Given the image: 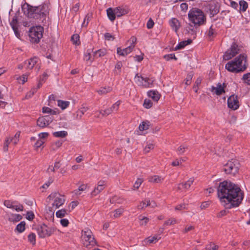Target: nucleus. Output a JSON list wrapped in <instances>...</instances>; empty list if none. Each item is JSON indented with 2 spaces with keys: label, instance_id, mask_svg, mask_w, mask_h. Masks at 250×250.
I'll use <instances>...</instances> for the list:
<instances>
[{
  "label": "nucleus",
  "instance_id": "nucleus-63",
  "mask_svg": "<svg viewBox=\"0 0 250 250\" xmlns=\"http://www.w3.org/2000/svg\"><path fill=\"white\" fill-rule=\"evenodd\" d=\"M210 205L209 201L204 202L202 203L200 208L202 209H204L209 207Z\"/></svg>",
  "mask_w": 250,
  "mask_h": 250
},
{
  "label": "nucleus",
  "instance_id": "nucleus-52",
  "mask_svg": "<svg viewBox=\"0 0 250 250\" xmlns=\"http://www.w3.org/2000/svg\"><path fill=\"white\" fill-rule=\"evenodd\" d=\"M243 79L245 83L250 85V73L244 74L243 77Z\"/></svg>",
  "mask_w": 250,
  "mask_h": 250
},
{
  "label": "nucleus",
  "instance_id": "nucleus-28",
  "mask_svg": "<svg viewBox=\"0 0 250 250\" xmlns=\"http://www.w3.org/2000/svg\"><path fill=\"white\" fill-rule=\"evenodd\" d=\"M106 13H107V15L109 19L111 21H114L115 20V19L116 18V16L114 8H108L106 10Z\"/></svg>",
  "mask_w": 250,
  "mask_h": 250
},
{
  "label": "nucleus",
  "instance_id": "nucleus-16",
  "mask_svg": "<svg viewBox=\"0 0 250 250\" xmlns=\"http://www.w3.org/2000/svg\"><path fill=\"white\" fill-rule=\"evenodd\" d=\"M10 24L14 32L15 36L19 39L20 38V33L18 30L19 23L17 16H14L13 17L12 21L10 22Z\"/></svg>",
  "mask_w": 250,
  "mask_h": 250
},
{
  "label": "nucleus",
  "instance_id": "nucleus-47",
  "mask_svg": "<svg viewBox=\"0 0 250 250\" xmlns=\"http://www.w3.org/2000/svg\"><path fill=\"white\" fill-rule=\"evenodd\" d=\"M177 223V220L175 218H170L165 222L164 226L173 225Z\"/></svg>",
  "mask_w": 250,
  "mask_h": 250
},
{
  "label": "nucleus",
  "instance_id": "nucleus-5",
  "mask_svg": "<svg viewBox=\"0 0 250 250\" xmlns=\"http://www.w3.org/2000/svg\"><path fill=\"white\" fill-rule=\"evenodd\" d=\"M43 28L40 26L32 27L29 32L30 41L33 43H38L42 38Z\"/></svg>",
  "mask_w": 250,
  "mask_h": 250
},
{
  "label": "nucleus",
  "instance_id": "nucleus-37",
  "mask_svg": "<svg viewBox=\"0 0 250 250\" xmlns=\"http://www.w3.org/2000/svg\"><path fill=\"white\" fill-rule=\"evenodd\" d=\"M150 123L148 121L143 122L139 125V128L141 131L146 130L148 129Z\"/></svg>",
  "mask_w": 250,
  "mask_h": 250
},
{
  "label": "nucleus",
  "instance_id": "nucleus-6",
  "mask_svg": "<svg viewBox=\"0 0 250 250\" xmlns=\"http://www.w3.org/2000/svg\"><path fill=\"white\" fill-rule=\"evenodd\" d=\"M82 240L83 245L86 247L94 246L96 244L92 231L88 228L82 231Z\"/></svg>",
  "mask_w": 250,
  "mask_h": 250
},
{
  "label": "nucleus",
  "instance_id": "nucleus-8",
  "mask_svg": "<svg viewBox=\"0 0 250 250\" xmlns=\"http://www.w3.org/2000/svg\"><path fill=\"white\" fill-rule=\"evenodd\" d=\"M48 199L53 201L52 207L55 208V209L62 206L65 201L64 196L57 192L52 193L48 196Z\"/></svg>",
  "mask_w": 250,
  "mask_h": 250
},
{
  "label": "nucleus",
  "instance_id": "nucleus-13",
  "mask_svg": "<svg viewBox=\"0 0 250 250\" xmlns=\"http://www.w3.org/2000/svg\"><path fill=\"white\" fill-rule=\"evenodd\" d=\"M53 121V118L50 115L40 117L37 121V125L40 127H45L48 126Z\"/></svg>",
  "mask_w": 250,
  "mask_h": 250
},
{
  "label": "nucleus",
  "instance_id": "nucleus-23",
  "mask_svg": "<svg viewBox=\"0 0 250 250\" xmlns=\"http://www.w3.org/2000/svg\"><path fill=\"white\" fill-rule=\"evenodd\" d=\"M114 9L115 10L116 16L117 17H120L122 16H124L127 14L128 12V9L121 7H116L114 8Z\"/></svg>",
  "mask_w": 250,
  "mask_h": 250
},
{
  "label": "nucleus",
  "instance_id": "nucleus-62",
  "mask_svg": "<svg viewBox=\"0 0 250 250\" xmlns=\"http://www.w3.org/2000/svg\"><path fill=\"white\" fill-rule=\"evenodd\" d=\"M192 79V75L191 74L188 75L186 79L185 84L187 85H189L191 83Z\"/></svg>",
  "mask_w": 250,
  "mask_h": 250
},
{
  "label": "nucleus",
  "instance_id": "nucleus-34",
  "mask_svg": "<svg viewBox=\"0 0 250 250\" xmlns=\"http://www.w3.org/2000/svg\"><path fill=\"white\" fill-rule=\"evenodd\" d=\"M124 199L118 197L117 196H113L110 199V202L111 204L118 203L122 204L123 203Z\"/></svg>",
  "mask_w": 250,
  "mask_h": 250
},
{
  "label": "nucleus",
  "instance_id": "nucleus-24",
  "mask_svg": "<svg viewBox=\"0 0 250 250\" xmlns=\"http://www.w3.org/2000/svg\"><path fill=\"white\" fill-rule=\"evenodd\" d=\"M169 23L172 29L177 32L180 26L179 21L175 18H172L169 21Z\"/></svg>",
  "mask_w": 250,
  "mask_h": 250
},
{
  "label": "nucleus",
  "instance_id": "nucleus-7",
  "mask_svg": "<svg viewBox=\"0 0 250 250\" xmlns=\"http://www.w3.org/2000/svg\"><path fill=\"white\" fill-rule=\"evenodd\" d=\"M239 163L236 159H231L229 161L225 166L224 171L227 174L232 175L236 174L239 169Z\"/></svg>",
  "mask_w": 250,
  "mask_h": 250
},
{
  "label": "nucleus",
  "instance_id": "nucleus-35",
  "mask_svg": "<svg viewBox=\"0 0 250 250\" xmlns=\"http://www.w3.org/2000/svg\"><path fill=\"white\" fill-rule=\"evenodd\" d=\"M25 222L22 221L17 226L15 230H17L19 233H21L25 230Z\"/></svg>",
  "mask_w": 250,
  "mask_h": 250
},
{
  "label": "nucleus",
  "instance_id": "nucleus-12",
  "mask_svg": "<svg viewBox=\"0 0 250 250\" xmlns=\"http://www.w3.org/2000/svg\"><path fill=\"white\" fill-rule=\"evenodd\" d=\"M4 205L7 208L15 209L17 212L23 210L22 205L16 201L5 200L4 201Z\"/></svg>",
  "mask_w": 250,
  "mask_h": 250
},
{
  "label": "nucleus",
  "instance_id": "nucleus-15",
  "mask_svg": "<svg viewBox=\"0 0 250 250\" xmlns=\"http://www.w3.org/2000/svg\"><path fill=\"white\" fill-rule=\"evenodd\" d=\"M120 104L121 102L120 101H117L110 108H107L104 110H100L99 112L103 116L108 115L114 112L117 111Z\"/></svg>",
  "mask_w": 250,
  "mask_h": 250
},
{
  "label": "nucleus",
  "instance_id": "nucleus-31",
  "mask_svg": "<svg viewBox=\"0 0 250 250\" xmlns=\"http://www.w3.org/2000/svg\"><path fill=\"white\" fill-rule=\"evenodd\" d=\"M112 90V88L108 86L107 87H101L100 89L98 90L97 92L99 95H105L110 92Z\"/></svg>",
  "mask_w": 250,
  "mask_h": 250
},
{
  "label": "nucleus",
  "instance_id": "nucleus-49",
  "mask_svg": "<svg viewBox=\"0 0 250 250\" xmlns=\"http://www.w3.org/2000/svg\"><path fill=\"white\" fill-rule=\"evenodd\" d=\"M122 66V62L121 61H118L115 65V72L116 73H120L121 72V68Z\"/></svg>",
  "mask_w": 250,
  "mask_h": 250
},
{
  "label": "nucleus",
  "instance_id": "nucleus-29",
  "mask_svg": "<svg viewBox=\"0 0 250 250\" xmlns=\"http://www.w3.org/2000/svg\"><path fill=\"white\" fill-rule=\"evenodd\" d=\"M87 106H83L76 112V119H80L83 115L88 110Z\"/></svg>",
  "mask_w": 250,
  "mask_h": 250
},
{
  "label": "nucleus",
  "instance_id": "nucleus-41",
  "mask_svg": "<svg viewBox=\"0 0 250 250\" xmlns=\"http://www.w3.org/2000/svg\"><path fill=\"white\" fill-rule=\"evenodd\" d=\"M20 136V132H17L14 137H9L8 138L10 139V141L11 142H12L14 145H16L17 144L19 140V137Z\"/></svg>",
  "mask_w": 250,
  "mask_h": 250
},
{
  "label": "nucleus",
  "instance_id": "nucleus-60",
  "mask_svg": "<svg viewBox=\"0 0 250 250\" xmlns=\"http://www.w3.org/2000/svg\"><path fill=\"white\" fill-rule=\"evenodd\" d=\"M154 148V146L152 144H148L144 148V151L145 153H148L151 149Z\"/></svg>",
  "mask_w": 250,
  "mask_h": 250
},
{
  "label": "nucleus",
  "instance_id": "nucleus-9",
  "mask_svg": "<svg viewBox=\"0 0 250 250\" xmlns=\"http://www.w3.org/2000/svg\"><path fill=\"white\" fill-rule=\"evenodd\" d=\"M56 230V229L54 227H49L43 224L37 229V232L40 237L45 238L51 235Z\"/></svg>",
  "mask_w": 250,
  "mask_h": 250
},
{
  "label": "nucleus",
  "instance_id": "nucleus-42",
  "mask_svg": "<svg viewBox=\"0 0 250 250\" xmlns=\"http://www.w3.org/2000/svg\"><path fill=\"white\" fill-rule=\"evenodd\" d=\"M106 53L105 49H99L94 52V56L96 57H101L104 56Z\"/></svg>",
  "mask_w": 250,
  "mask_h": 250
},
{
  "label": "nucleus",
  "instance_id": "nucleus-11",
  "mask_svg": "<svg viewBox=\"0 0 250 250\" xmlns=\"http://www.w3.org/2000/svg\"><path fill=\"white\" fill-rule=\"evenodd\" d=\"M239 52L240 49L238 45L234 42L231 45L230 48L225 52L223 56V58L226 61L229 60Z\"/></svg>",
  "mask_w": 250,
  "mask_h": 250
},
{
  "label": "nucleus",
  "instance_id": "nucleus-53",
  "mask_svg": "<svg viewBox=\"0 0 250 250\" xmlns=\"http://www.w3.org/2000/svg\"><path fill=\"white\" fill-rule=\"evenodd\" d=\"M90 16L89 14H87L83 20V21L82 23V26L83 27H86L88 25V21L90 20Z\"/></svg>",
  "mask_w": 250,
  "mask_h": 250
},
{
  "label": "nucleus",
  "instance_id": "nucleus-48",
  "mask_svg": "<svg viewBox=\"0 0 250 250\" xmlns=\"http://www.w3.org/2000/svg\"><path fill=\"white\" fill-rule=\"evenodd\" d=\"M202 79L200 78H197L196 80L195 84L193 86V89L194 90L195 92L197 93L198 90V86L201 83Z\"/></svg>",
  "mask_w": 250,
  "mask_h": 250
},
{
  "label": "nucleus",
  "instance_id": "nucleus-54",
  "mask_svg": "<svg viewBox=\"0 0 250 250\" xmlns=\"http://www.w3.org/2000/svg\"><path fill=\"white\" fill-rule=\"evenodd\" d=\"M164 57L167 61H169L171 59L177 60V58L175 57L174 54L166 55Z\"/></svg>",
  "mask_w": 250,
  "mask_h": 250
},
{
  "label": "nucleus",
  "instance_id": "nucleus-18",
  "mask_svg": "<svg viewBox=\"0 0 250 250\" xmlns=\"http://www.w3.org/2000/svg\"><path fill=\"white\" fill-rule=\"evenodd\" d=\"M6 217L9 221L13 223L19 222L22 219V216L21 215L11 212L6 213Z\"/></svg>",
  "mask_w": 250,
  "mask_h": 250
},
{
  "label": "nucleus",
  "instance_id": "nucleus-44",
  "mask_svg": "<svg viewBox=\"0 0 250 250\" xmlns=\"http://www.w3.org/2000/svg\"><path fill=\"white\" fill-rule=\"evenodd\" d=\"M28 241L31 243L33 245L36 244V235L34 233L29 234L28 236Z\"/></svg>",
  "mask_w": 250,
  "mask_h": 250
},
{
  "label": "nucleus",
  "instance_id": "nucleus-32",
  "mask_svg": "<svg viewBox=\"0 0 250 250\" xmlns=\"http://www.w3.org/2000/svg\"><path fill=\"white\" fill-rule=\"evenodd\" d=\"M239 11H242L245 12L246 11L248 7V3L244 0H241L239 1Z\"/></svg>",
  "mask_w": 250,
  "mask_h": 250
},
{
  "label": "nucleus",
  "instance_id": "nucleus-58",
  "mask_svg": "<svg viewBox=\"0 0 250 250\" xmlns=\"http://www.w3.org/2000/svg\"><path fill=\"white\" fill-rule=\"evenodd\" d=\"M11 143L10 139L7 137L5 141L3 146V150L4 151H7L8 149V145Z\"/></svg>",
  "mask_w": 250,
  "mask_h": 250
},
{
  "label": "nucleus",
  "instance_id": "nucleus-51",
  "mask_svg": "<svg viewBox=\"0 0 250 250\" xmlns=\"http://www.w3.org/2000/svg\"><path fill=\"white\" fill-rule=\"evenodd\" d=\"M66 214V211L65 209H61L56 212V216L58 218H62Z\"/></svg>",
  "mask_w": 250,
  "mask_h": 250
},
{
  "label": "nucleus",
  "instance_id": "nucleus-50",
  "mask_svg": "<svg viewBox=\"0 0 250 250\" xmlns=\"http://www.w3.org/2000/svg\"><path fill=\"white\" fill-rule=\"evenodd\" d=\"M152 102H151V100L149 99H145L143 105L145 108L148 109L152 107Z\"/></svg>",
  "mask_w": 250,
  "mask_h": 250
},
{
  "label": "nucleus",
  "instance_id": "nucleus-26",
  "mask_svg": "<svg viewBox=\"0 0 250 250\" xmlns=\"http://www.w3.org/2000/svg\"><path fill=\"white\" fill-rule=\"evenodd\" d=\"M164 180V178L158 175L151 176L148 178V181L153 183H161Z\"/></svg>",
  "mask_w": 250,
  "mask_h": 250
},
{
  "label": "nucleus",
  "instance_id": "nucleus-55",
  "mask_svg": "<svg viewBox=\"0 0 250 250\" xmlns=\"http://www.w3.org/2000/svg\"><path fill=\"white\" fill-rule=\"evenodd\" d=\"M71 41L73 42V43L78 44V42L79 41V35L77 34L73 35L71 37Z\"/></svg>",
  "mask_w": 250,
  "mask_h": 250
},
{
  "label": "nucleus",
  "instance_id": "nucleus-45",
  "mask_svg": "<svg viewBox=\"0 0 250 250\" xmlns=\"http://www.w3.org/2000/svg\"><path fill=\"white\" fill-rule=\"evenodd\" d=\"M216 35L215 28H213V26L211 25L209 28V29L208 33V36L209 38H213Z\"/></svg>",
  "mask_w": 250,
  "mask_h": 250
},
{
  "label": "nucleus",
  "instance_id": "nucleus-14",
  "mask_svg": "<svg viewBox=\"0 0 250 250\" xmlns=\"http://www.w3.org/2000/svg\"><path fill=\"white\" fill-rule=\"evenodd\" d=\"M228 107L233 110H236L239 108V104L237 96L231 95L228 100Z\"/></svg>",
  "mask_w": 250,
  "mask_h": 250
},
{
  "label": "nucleus",
  "instance_id": "nucleus-57",
  "mask_svg": "<svg viewBox=\"0 0 250 250\" xmlns=\"http://www.w3.org/2000/svg\"><path fill=\"white\" fill-rule=\"evenodd\" d=\"M62 145V143L61 141H57L53 144L52 146V148L55 150L59 148Z\"/></svg>",
  "mask_w": 250,
  "mask_h": 250
},
{
  "label": "nucleus",
  "instance_id": "nucleus-64",
  "mask_svg": "<svg viewBox=\"0 0 250 250\" xmlns=\"http://www.w3.org/2000/svg\"><path fill=\"white\" fill-rule=\"evenodd\" d=\"M61 224L63 227H67L69 224V221L66 219H62L60 221Z\"/></svg>",
  "mask_w": 250,
  "mask_h": 250
},
{
  "label": "nucleus",
  "instance_id": "nucleus-27",
  "mask_svg": "<svg viewBox=\"0 0 250 250\" xmlns=\"http://www.w3.org/2000/svg\"><path fill=\"white\" fill-rule=\"evenodd\" d=\"M147 94L148 96L152 99H153L155 102H157L160 98V95L157 91H149L148 92Z\"/></svg>",
  "mask_w": 250,
  "mask_h": 250
},
{
  "label": "nucleus",
  "instance_id": "nucleus-61",
  "mask_svg": "<svg viewBox=\"0 0 250 250\" xmlns=\"http://www.w3.org/2000/svg\"><path fill=\"white\" fill-rule=\"evenodd\" d=\"M26 218L29 220H32L34 218V214L32 211H28L26 214Z\"/></svg>",
  "mask_w": 250,
  "mask_h": 250
},
{
  "label": "nucleus",
  "instance_id": "nucleus-30",
  "mask_svg": "<svg viewBox=\"0 0 250 250\" xmlns=\"http://www.w3.org/2000/svg\"><path fill=\"white\" fill-rule=\"evenodd\" d=\"M191 42V40H188L185 41H182L179 43V44L175 47V50L181 49L183 48L185 46L188 44H190Z\"/></svg>",
  "mask_w": 250,
  "mask_h": 250
},
{
  "label": "nucleus",
  "instance_id": "nucleus-40",
  "mask_svg": "<svg viewBox=\"0 0 250 250\" xmlns=\"http://www.w3.org/2000/svg\"><path fill=\"white\" fill-rule=\"evenodd\" d=\"M138 218L140 221V225L141 226H146L149 221V219L147 217L142 215H140L138 217Z\"/></svg>",
  "mask_w": 250,
  "mask_h": 250
},
{
  "label": "nucleus",
  "instance_id": "nucleus-36",
  "mask_svg": "<svg viewBox=\"0 0 250 250\" xmlns=\"http://www.w3.org/2000/svg\"><path fill=\"white\" fill-rule=\"evenodd\" d=\"M87 188V185L83 184L81 185L77 189H76L74 191V193L75 194L77 195H79L81 194V191H83L85 190Z\"/></svg>",
  "mask_w": 250,
  "mask_h": 250
},
{
  "label": "nucleus",
  "instance_id": "nucleus-2",
  "mask_svg": "<svg viewBox=\"0 0 250 250\" xmlns=\"http://www.w3.org/2000/svg\"><path fill=\"white\" fill-rule=\"evenodd\" d=\"M24 14L29 18H33L43 21L48 14V7L45 4L32 6L28 4L22 7Z\"/></svg>",
  "mask_w": 250,
  "mask_h": 250
},
{
  "label": "nucleus",
  "instance_id": "nucleus-38",
  "mask_svg": "<svg viewBox=\"0 0 250 250\" xmlns=\"http://www.w3.org/2000/svg\"><path fill=\"white\" fill-rule=\"evenodd\" d=\"M69 104V102L68 101H63L62 100H58V105L62 109L66 108L68 106Z\"/></svg>",
  "mask_w": 250,
  "mask_h": 250
},
{
  "label": "nucleus",
  "instance_id": "nucleus-39",
  "mask_svg": "<svg viewBox=\"0 0 250 250\" xmlns=\"http://www.w3.org/2000/svg\"><path fill=\"white\" fill-rule=\"evenodd\" d=\"M124 209L123 208H120L118 209H115L113 212V217L114 218H117L119 217L123 213Z\"/></svg>",
  "mask_w": 250,
  "mask_h": 250
},
{
  "label": "nucleus",
  "instance_id": "nucleus-1",
  "mask_svg": "<svg viewBox=\"0 0 250 250\" xmlns=\"http://www.w3.org/2000/svg\"><path fill=\"white\" fill-rule=\"evenodd\" d=\"M217 195L220 202L227 209L238 207L244 195L240 188L230 181L220 183L217 188Z\"/></svg>",
  "mask_w": 250,
  "mask_h": 250
},
{
  "label": "nucleus",
  "instance_id": "nucleus-33",
  "mask_svg": "<svg viewBox=\"0 0 250 250\" xmlns=\"http://www.w3.org/2000/svg\"><path fill=\"white\" fill-rule=\"evenodd\" d=\"M54 137L57 138H64L67 135V132L66 131H59L53 133Z\"/></svg>",
  "mask_w": 250,
  "mask_h": 250
},
{
  "label": "nucleus",
  "instance_id": "nucleus-56",
  "mask_svg": "<svg viewBox=\"0 0 250 250\" xmlns=\"http://www.w3.org/2000/svg\"><path fill=\"white\" fill-rule=\"evenodd\" d=\"M188 148V146H180L177 149V152L179 154H182L185 151L186 149Z\"/></svg>",
  "mask_w": 250,
  "mask_h": 250
},
{
  "label": "nucleus",
  "instance_id": "nucleus-43",
  "mask_svg": "<svg viewBox=\"0 0 250 250\" xmlns=\"http://www.w3.org/2000/svg\"><path fill=\"white\" fill-rule=\"evenodd\" d=\"M42 110L43 113H49L51 115H56L57 113V112L56 110H53L48 107H42Z\"/></svg>",
  "mask_w": 250,
  "mask_h": 250
},
{
  "label": "nucleus",
  "instance_id": "nucleus-10",
  "mask_svg": "<svg viewBox=\"0 0 250 250\" xmlns=\"http://www.w3.org/2000/svg\"><path fill=\"white\" fill-rule=\"evenodd\" d=\"M134 81L139 86H143L145 87H149L153 83V80L147 77H144L139 75V74L136 75Z\"/></svg>",
  "mask_w": 250,
  "mask_h": 250
},
{
  "label": "nucleus",
  "instance_id": "nucleus-20",
  "mask_svg": "<svg viewBox=\"0 0 250 250\" xmlns=\"http://www.w3.org/2000/svg\"><path fill=\"white\" fill-rule=\"evenodd\" d=\"M133 48V45H129L127 47L123 49L121 47H118L117 49V53L120 56H125L132 52Z\"/></svg>",
  "mask_w": 250,
  "mask_h": 250
},
{
  "label": "nucleus",
  "instance_id": "nucleus-3",
  "mask_svg": "<svg viewBox=\"0 0 250 250\" xmlns=\"http://www.w3.org/2000/svg\"><path fill=\"white\" fill-rule=\"evenodd\" d=\"M246 56L244 54H241L233 61L228 62L225 67L230 72L237 73L243 71L246 69Z\"/></svg>",
  "mask_w": 250,
  "mask_h": 250
},
{
  "label": "nucleus",
  "instance_id": "nucleus-21",
  "mask_svg": "<svg viewBox=\"0 0 250 250\" xmlns=\"http://www.w3.org/2000/svg\"><path fill=\"white\" fill-rule=\"evenodd\" d=\"M105 185V182L104 180H100L98 182L97 187H96L92 192V195H96L102 191Z\"/></svg>",
  "mask_w": 250,
  "mask_h": 250
},
{
  "label": "nucleus",
  "instance_id": "nucleus-19",
  "mask_svg": "<svg viewBox=\"0 0 250 250\" xmlns=\"http://www.w3.org/2000/svg\"><path fill=\"white\" fill-rule=\"evenodd\" d=\"M194 179L193 177L190 178L185 183H182L179 184L177 187L178 190H181L182 189H184L186 190L188 189L190 187L191 185L193 183Z\"/></svg>",
  "mask_w": 250,
  "mask_h": 250
},
{
  "label": "nucleus",
  "instance_id": "nucleus-17",
  "mask_svg": "<svg viewBox=\"0 0 250 250\" xmlns=\"http://www.w3.org/2000/svg\"><path fill=\"white\" fill-rule=\"evenodd\" d=\"M226 86L225 83L222 84L218 83L216 87L214 86H211V91L216 94L217 95H220L223 93H225L224 88Z\"/></svg>",
  "mask_w": 250,
  "mask_h": 250
},
{
  "label": "nucleus",
  "instance_id": "nucleus-25",
  "mask_svg": "<svg viewBox=\"0 0 250 250\" xmlns=\"http://www.w3.org/2000/svg\"><path fill=\"white\" fill-rule=\"evenodd\" d=\"M38 61V59L36 57H34L28 60L27 62H25V63H27V68L30 70L32 69L37 63Z\"/></svg>",
  "mask_w": 250,
  "mask_h": 250
},
{
  "label": "nucleus",
  "instance_id": "nucleus-4",
  "mask_svg": "<svg viewBox=\"0 0 250 250\" xmlns=\"http://www.w3.org/2000/svg\"><path fill=\"white\" fill-rule=\"evenodd\" d=\"M189 21L194 26H199L206 21V16L203 12L197 8H192L188 14Z\"/></svg>",
  "mask_w": 250,
  "mask_h": 250
},
{
  "label": "nucleus",
  "instance_id": "nucleus-22",
  "mask_svg": "<svg viewBox=\"0 0 250 250\" xmlns=\"http://www.w3.org/2000/svg\"><path fill=\"white\" fill-rule=\"evenodd\" d=\"M161 239V237L159 235H156L152 237L150 236L146 238L143 241V244L145 245H148L150 244L156 243L159 240Z\"/></svg>",
  "mask_w": 250,
  "mask_h": 250
},
{
  "label": "nucleus",
  "instance_id": "nucleus-46",
  "mask_svg": "<svg viewBox=\"0 0 250 250\" xmlns=\"http://www.w3.org/2000/svg\"><path fill=\"white\" fill-rule=\"evenodd\" d=\"M143 181V179L138 178L133 185V189L135 190L139 188L140 187V186H141Z\"/></svg>",
  "mask_w": 250,
  "mask_h": 250
},
{
  "label": "nucleus",
  "instance_id": "nucleus-59",
  "mask_svg": "<svg viewBox=\"0 0 250 250\" xmlns=\"http://www.w3.org/2000/svg\"><path fill=\"white\" fill-rule=\"evenodd\" d=\"M187 208V205L185 204L178 205L175 208L176 210H181Z\"/></svg>",
  "mask_w": 250,
  "mask_h": 250
}]
</instances>
